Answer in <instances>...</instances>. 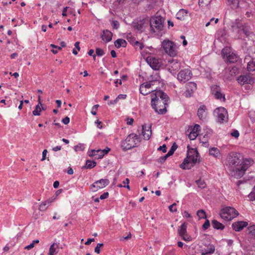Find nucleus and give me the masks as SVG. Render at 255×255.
Listing matches in <instances>:
<instances>
[{"label": "nucleus", "mask_w": 255, "mask_h": 255, "mask_svg": "<svg viewBox=\"0 0 255 255\" xmlns=\"http://www.w3.org/2000/svg\"><path fill=\"white\" fill-rule=\"evenodd\" d=\"M126 98H127V95H125V94H120L116 98V99L118 101V102H119L120 100L125 99Z\"/></svg>", "instance_id": "54"}, {"label": "nucleus", "mask_w": 255, "mask_h": 255, "mask_svg": "<svg viewBox=\"0 0 255 255\" xmlns=\"http://www.w3.org/2000/svg\"><path fill=\"white\" fill-rule=\"evenodd\" d=\"M213 114L216 117L218 122L223 123L227 121L228 112L225 108L221 107L216 108L214 111Z\"/></svg>", "instance_id": "10"}, {"label": "nucleus", "mask_w": 255, "mask_h": 255, "mask_svg": "<svg viewBox=\"0 0 255 255\" xmlns=\"http://www.w3.org/2000/svg\"><path fill=\"white\" fill-rule=\"evenodd\" d=\"M141 133L144 139L148 140L151 135V128H141Z\"/></svg>", "instance_id": "23"}, {"label": "nucleus", "mask_w": 255, "mask_h": 255, "mask_svg": "<svg viewBox=\"0 0 255 255\" xmlns=\"http://www.w3.org/2000/svg\"><path fill=\"white\" fill-rule=\"evenodd\" d=\"M231 135L233 137H235L236 138H238L240 135V133L238 130H234L232 132H231Z\"/></svg>", "instance_id": "49"}, {"label": "nucleus", "mask_w": 255, "mask_h": 255, "mask_svg": "<svg viewBox=\"0 0 255 255\" xmlns=\"http://www.w3.org/2000/svg\"><path fill=\"white\" fill-rule=\"evenodd\" d=\"M162 47L165 52L170 56H174L177 54L176 46L173 42L169 40H164L162 42Z\"/></svg>", "instance_id": "9"}, {"label": "nucleus", "mask_w": 255, "mask_h": 255, "mask_svg": "<svg viewBox=\"0 0 255 255\" xmlns=\"http://www.w3.org/2000/svg\"><path fill=\"white\" fill-rule=\"evenodd\" d=\"M247 69L250 72L255 71V61H251L248 62Z\"/></svg>", "instance_id": "32"}, {"label": "nucleus", "mask_w": 255, "mask_h": 255, "mask_svg": "<svg viewBox=\"0 0 255 255\" xmlns=\"http://www.w3.org/2000/svg\"><path fill=\"white\" fill-rule=\"evenodd\" d=\"M58 248H59L58 244H56L55 243L52 244L50 246V247L49 248L48 255H56L58 253L57 250L58 249Z\"/></svg>", "instance_id": "26"}, {"label": "nucleus", "mask_w": 255, "mask_h": 255, "mask_svg": "<svg viewBox=\"0 0 255 255\" xmlns=\"http://www.w3.org/2000/svg\"><path fill=\"white\" fill-rule=\"evenodd\" d=\"M164 19L161 16H152L150 19V27L152 32H159L163 29Z\"/></svg>", "instance_id": "5"}, {"label": "nucleus", "mask_w": 255, "mask_h": 255, "mask_svg": "<svg viewBox=\"0 0 255 255\" xmlns=\"http://www.w3.org/2000/svg\"><path fill=\"white\" fill-rule=\"evenodd\" d=\"M129 182V180L128 178H126L125 180L123 181L122 184H119L118 185L119 187H126L128 188V189H129V186L128 185Z\"/></svg>", "instance_id": "38"}, {"label": "nucleus", "mask_w": 255, "mask_h": 255, "mask_svg": "<svg viewBox=\"0 0 255 255\" xmlns=\"http://www.w3.org/2000/svg\"><path fill=\"white\" fill-rule=\"evenodd\" d=\"M96 165V162L94 161L88 160L86 161V167L87 168L91 169L94 167Z\"/></svg>", "instance_id": "34"}, {"label": "nucleus", "mask_w": 255, "mask_h": 255, "mask_svg": "<svg viewBox=\"0 0 255 255\" xmlns=\"http://www.w3.org/2000/svg\"><path fill=\"white\" fill-rule=\"evenodd\" d=\"M249 234L255 237V225L250 226L249 228Z\"/></svg>", "instance_id": "44"}, {"label": "nucleus", "mask_w": 255, "mask_h": 255, "mask_svg": "<svg viewBox=\"0 0 255 255\" xmlns=\"http://www.w3.org/2000/svg\"><path fill=\"white\" fill-rule=\"evenodd\" d=\"M48 206L44 201L42 202L39 206V210L41 211H45L47 209Z\"/></svg>", "instance_id": "41"}, {"label": "nucleus", "mask_w": 255, "mask_h": 255, "mask_svg": "<svg viewBox=\"0 0 255 255\" xmlns=\"http://www.w3.org/2000/svg\"><path fill=\"white\" fill-rule=\"evenodd\" d=\"M100 151H101V149H92L88 151V154L90 157H95V159H100V158L98 157L101 154Z\"/></svg>", "instance_id": "27"}, {"label": "nucleus", "mask_w": 255, "mask_h": 255, "mask_svg": "<svg viewBox=\"0 0 255 255\" xmlns=\"http://www.w3.org/2000/svg\"><path fill=\"white\" fill-rule=\"evenodd\" d=\"M141 142L140 134L131 133L121 141V147L124 151H127L138 147Z\"/></svg>", "instance_id": "3"}, {"label": "nucleus", "mask_w": 255, "mask_h": 255, "mask_svg": "<svg viewBox=\"0 0 255 255\" xmlns=\"http://www.w3.org/2000/svg\"><path fill=\"white\" fill-rule=\"evenodd\" d=\"M222 54L225 61L228 63H235L238 61L239 56L230 47H226L222 50Z\"/></svg>", "instance_id": "6"}, {"label": "nucleus", "mask_w": 255, "mask_h": 255, "mask_svg": "<svg viewBox=\"0 0 255 255\" xmlns=\"http://www.w3.org/2000/svg\"><path fill=\"white\" fill-rule=\"evenodd\" d=\"M133 122V119L132 118H127V124L128 125H131Z\"/></svg>", "instance_id": "62"}, {"label": "nucleus", "mask_w": 255, "mask_h": 255, "mask_svg": "<svg viewBox=\"0 0 255 255\" xmlns=\"http://www.w3.org/2000/svg\"><path fill=\"white\" fill-rule=\"evenodd\" d=\"M151 96L152 108L159 114H165L167 111L166 107L169 101L168 95L163 91L158 90L151 93Z\"/></svg>", "instance_id": "2"}, {"label": "nucleus", "mask_w": 255, "mask_h": 255, "mask_svg": "<svg viewBox=\"0 0 255 255\" xmlns=\"http://www.w3.org/2000/svg\"><path fill=\"white\" fill-rule=\"evenodd\" d=\"M212 225L214 229L218 230H223L224 228V226L222 224L215 220L212 221Z\"/></svg>", "instance_id": "30"}, {"label": "nucleus", "mask_w": 255, "mask_h": 255, "mask_svg": "<svg viewBox=\"0 0 255 255\" xmlns=\"http://www.w3.org/2000/svg\"><path fill=\"white\" fill-rule=\"evenodd\" d=\"M176 204L175 203L172 204L169 206V210L171 212H175L177 211V208L176 207Z\"/></svg>", "instance_id": "48"}, {"label": "nucleus", "mask_w": 255, "mask_h": 255, "mask_svg": "<svg viewBox=\"0 0 255 255\" xmlns=\"http://www.w3.org/2000/svg\"><path fill=\"white\" fill-rule=\"evenodd\" d=\"M199 153L196 148H191L188 151L186 158L180 165V167L183 169H189L197 162Z\"/></svg>", "instance_id": "4"}, {"label": "nucleus", "mask_w": 255, "mask_h": 255, "mask_svg": "<svg viewBox=\"0 0 255 255\" xmlns=\"http://www.w3.org/2000/svg\"><path fill=\"white\" fill-rule=\"evenodd\" d=\"M99 107L98 105H94L92 109L91 114L93 115H96L97 114L96 110H97Z\"/></svg>", "instance_id": "53"}, {"label": "nucleus", "mask_w": 255, "mask_h": 255, "mask_svg": "<svg viewBox=\"0 0 255 255\" xmlns=\"http://www.w3.org/2000/svg\"><path fill=\"white\" fill-rule=\"evenodd\" d=\"M47 150L46 149H44L42 152V158L41 159L42 161L46 159V156L47 153Z\"/></svg>", "instance_id": "61"}, {"label": "nucleus", "mask_w": 255, "mask_h": 255, "mask_svg": "<svg viewBox=\"0 0 255 255\" xmlns=\"http://www.w3.org/2000/svg\"><path fill=\"white\" fill-rule=\"evenodd\" d=\"M158 150H162L163 152H166V146L165 144H163L162 146H159V147L158 148Z\"/></svg>", "instance_id": "58"}, {"label": "nucleus", "mask_w": 255, "mask_h": 255, "mask_svg": "<svg viewBox=\"0 0 255 255\" xmlns=\"http://www.w3.org/2000/svg\"><path fill=\"white\" fill-rule=\"evenodd\" d=\"M56 197L51 198L47 199V200L45 201L44 202L46 203V204H47L48 206H49L52 202H53L54 200H55Z\"/></svg>", "instance_id": "56"}, {"label": "nucleus", "mask_w": 255, "mask_h": 255, "mask_svg": "<svg viewBox=\"0 0 255 255\" xmlns=\"http://www.w3.org/2000/svg\"><path fill=\"white\" fill-rule=\"evenodd\" d=\"M85 149V144L83 143H79L77 145L75 146L74 149L76 151H82L84 150Z\"/></svg>", "instance_id": "36"}, {"label": "nucleus", "mask_w": 255, "mask_h": 255, "mask_svg": "<svg viewBox=\"0 0 255 255\" xmlns=\"http://www.w3.org/2000/svg\"><path fill=\"white\" fill-rule=\"evenodd\" d=\"M146 60L150 67L154 70H158L162 65V60L152 55L147 56Z\"/></svg>", "instance_id": "11"}, {"label": "nucleus", "mask_w": 255, "mask_h": 255, "mask_svg": "<svg viewBox=\"0 0 255 255\" xmlns=\"http://www.w3.org/2000/svg\"><path fill=\"white\" fill-rule=\"evenodd\" d=\"M248 197L251 200H255V186L253 188L252 191L250 193Z\"/></svg>", "instance_id": "46"}, {"label": "nucleus", "mask_w": 255, "mask_h": 255, "mask_svg": "<svg viewBox=\"0 0 255 255\" xmlns=\"http://www.w3.org/2000/svg\"><path fill=\"white\" fill-rule=\"evenodd\" d=\"M209 154L216 158H219L221 157V152L220 150L217 147H212L209 150Z\"/></svg>", "instance_id": "22"}, {"label": "nucleus", "mask_w": 255, "mask_h": 255, "mask_svg": "<svg viewBox=\"0 0 255 255\" xmlns=\"http://www.w3.org/2000/svg\"><path fill=\"white\" fill-rule=\"evenodd\" d=\"M112 26L114 29H118L119 27V23L117 20H114L111 23Z\"/></svg>", "instance_id": "52"}, {"label": "nucleus", "mask_w": 255, "mask_h": 255, "mask_svg": "<svg viewBox=\"0 0 255 255\" xmlns=\"http://www.w3.org/2000/svg\"><path fill=\"white\" fill-rule=\"evenodd\" d=\"M238 215V211L235 208L230 207L223 208L220 212L221 217L226 221H230Z\"/></svg>", "instance_id": "8"}, {"label": "nucleus", "mask_w": 255, "mask_h": 255, "mask_svg": "<svg viewBox=\"0 0 255 255\" xmlns=\"http://www.w3.org/2000/svg\"><path fill=\"white\" fill-rule=\"evenodd\" d=\"M56 197L51 198L47 199V200L45 201L44 202L46 203V204H47L48 206H49L52 202H53L54 200H55Z\"/></svg>", "instance_id": "55"}, {"label": "nucleus", "mask_w": 255, "mask_h": 255, "mask_svg": "<svg viewBox=\"0 0 255 255\" xmlns=\"http://www.w3.org/2000/svg\"><path fill=\"white\" fill-rule=\"evenodd\" d=\"M197 215L200 219H205L206 218V213L203 210H198L197 212Z\"/></svg>", "instance_id": "39"}, {"label": "nucleus", "mask_w": 255, "mask_h": 255, "mask_svg": "<svg viewBox=\"0 0 255 255\" xmlns=\"http://www.w3.org/2000/svg\"><path fill=\"white\" fill-rule=\"evenodd\" d=\"M118 101L117 100L116 98L114 100H111L108 102V104L109 105H112L116 104L118 103Z\"/></svg>", "instance_id": "63"}, {"label": "nucleus", "mask_w": 255, "mask_h": 255, "mask_svg": "<svg viewBox=\"0 0 255 255\" xmlns=\"http://www.w3.org/2000/svg\"><path fill=\"white\" fill-rule=\"evenodd\" d=\"M96 53L98 56H102L104 55L105 52L102 49L97 48L96 49Z\"/></svg>", "instance_id": "47"}, {"label": "nucleus", "mask_w": 255, "mask_h": 255, "mask_svg": "<svg viewBox=\"0 0 255 255\" xmlns=\"http://www.w3.org/2000/svg\"><path fill=\"white\" fill-rule=\"evenodd\" d=\"M180 237L182 238V240L186 242H190L192 240L191 237L189 236L187 233H186L184 235L181 236Z\"/></svg>", "instance_id": "45"}, {"label": "nucleus", "mask_w": 255, "mask_h": 255, "mask_svg": "<svg viewBox=\"0 0 255 255\" xmlns=\"http://www.w3.org/2000/svg\"><path fill=\"white\" fill-rule=\"evenodd\" d=\"M152 84L150 83H146L142 84L139 88L140 93L143 95H147L148 94L152 93L155 90L151 89Z\"/></svg>", "instance_id": "18"}, {"label": "nucleus", "mask_w": 255, "mask_h": 255, "mask_svg": "<svg viewBox=\"0 0 255 255\" xmlns=\"http://www.w3.org/2000/svg\"><path fill=\"white\" fill-rule=\"evenodd\" d=\"M62 122L63 123H64V124L65 125H67L68 124L69 122H70V119L69 117H66L65 118H64L62 120Z\"/></svg>", "instance_id": "60"}, {"label": "nucleus", "mask_w": 255, "mask_h": 255, "mask_svg": "<svg viewBox=\"0 0 255 255\" xmlns=\"http://www.w3.org/2000/svg\"><path fill=\"white\" fill-rule=\"evenodd\" d=\"M249 116L251 119L255 120V111H251L249 113Z\"/></svg>", "instance_id": "59"}, {"label": "nucleus", "mask_w": 255, "mask_h": 255, "mask_svg": "<svg viewBox=\"0 0 255 255\" xmlns=\"http://www.w3.org/2000/svg\"><path fill=\"white\" fill-rule=\"evenodd\" d=\"M110 151V148L108 147H107L104 150H101V151H100V153L101 154L100 155H99V156L98 157H99V158H103V156L105 154H107Z\"/></svg>", "instance_id": "40"}, {"label": "nucleus", "mask_w": 255, "mask_h": 255, "mask_svg": "<svg viewBox=\"0 0 255 255\" xmlns=\"http://www.w3.org/2000/svg\"><path fill=\"white\" fill-rule=\"evenodd\" d=\"M210 222L208 220H206L205 223L203 224L202 226V228L204 230H207L210 226Z\"/></svg>", "instance_id": "51"}, {"label": "nucleus", "mask_w": 255, "mask_h": 255, "mask_svg": "<svg viewBox=\"0 0 255 255\" xmlns=\"http://www.w3.org/2000/svg\"><path fill=\"white\" fill-rule=\"evenodd\" d=\"M217 89L218 88H217ZM214 96L216 99L222 100L223 101H225L226 100L225 95L221 93L218 89H217L214 93Z\"/></svg>", "instance_id": "31"}, {"label": "nucleus", "mask_w": 255, "mask_h": 255, "mask_svg": "<svg viewBox=\"0 0 255 255\" xmlns=\"http://www.w3.org/2000/svg\"><path fill=\"white\" fill-rule=\"evenodd\" d=\"M187 224L186 223H183L178 229V233L180 236L187 233Z\"/></svg>", "instance_id": "29"}, {"label": "nucleus", "mask_w": 255, "mask_h": 255, "mask_svg": "<svg viewBox=\"0 0 255 255\" xmlns=\"http://www.w3.org/2000/svg\"><path fill=\"white\" fill-rule=\"evenodd\" d=\"M197 116L200 120L205 122L208 116V109L206 106L201 105L197 110Z\"/></svg>", "instance_id": "15"}, {"label": "nucleus", "mask_w": 255, "mask_h": 255, "mask_svg": "<svg viewBox=\"0 0 255 255\" xmlns=\"http://www.w3.org/2000/svg\"><path fill=\"white\" fill-rule=\"evenodd\" d=\"M248 225V223L244 221H239L235 222L232 224V227L236 231H240L244 228L246 227Z\"/></svg>", "instance_id": "20"}, {"label": "nucleus", "mask_w": 255, "mask_h": 255, "mask_svg": "<svg viewBox=\"0 0 255 255\" xmlns=\"http://www.w3.org/2000/svg\"><path fill=\"white\" fill-rule=\"evenodd\" d=\"M215 251V248L214 246L212 244H209L200 250L201 255L212 254L214 253Z\"/></svg>", "instance_id": "19"}, {"label": "nucleus", "mask_w": 255, "mask_h": 255, "mask_svg": "<svg viewBox=\"0 0 255 255\" xmlns=\"http://www.w3.org/2000/svg\"><path fill=\"white\" fill-rule=\"evenodd\" d=\"M211 1L212 0H199L198 3L199 6L201 7H204L208 5Z\"/></svg>", "instance_id": "35"}, {"label": "nucleus", "mask_w": 255, "mask_h": 255, "mask_svg": "<svg viewBox=\"0 0 255 255\" xmlns=\"http://www.w3.org/2000/svg\"><path fill=\"white\" fill-rule=\"evenodd\" d=\"M254 163L251 158H244L240 153L232 152L227 156L225 164L232 176L240 178Z\"/></svg>", "instance_id": "1"}, {"label": "nucleus", "mask_w": 255, "mask_h": 255, "mask_svg": "<svg viewBox=\"0 0 255 255\" xmlns=\"http://www.w3.org/2000/svg\"><path fill=\"white\" fill-rule=\"evenodd\" d=\"M178 147V146L176 144V143L175 142H174L171 147L170 148V150H169V151L167 153V155H172L173 153L174 152V151L176 150V149Z\"/></svg>", "instance_id": "37"}, {"label": "nucleus", "mask_w": 255, "mask_h": 255, "mask_svg": "<svg viewBox=\"0 0 255 255\" xmlns=\"http://www.w3.org/2000/svg\"><path fill=\"white\" fill-rule=\"evenodd\" d=\"M108 196H109V193L105 192L100 196V199L101 200H103V199L107 198L108 197Z\"/></svg>", "instance_id": "57"}, {"label": "nucleus", "mask_w": 255, "mask_h": 255, "mask_svg": "<svg viewBox=\"0 0 255 255\" xmlns=\"http://www.w3.org/2000/svg\"><path fill=\"white\" fill-rule=\"evenodd\" d=\"M196 183L197 184L199 188L203 189L206 186V184L203 180L199 179L196 181Z\"/></svg>", "instance_id": "33"}, {"label": "nucleus", "mask_w": 255, "mask_h": 255, "mask_svg": "<svg viewBox=\"0 0 255 255\" xmlns=\"http://www.w3.org/2000/svg\"><path fill=\"white\" fill-rule=\"evenodd\" d=\"M109 183L110 181L108 179H101L94 182L91 186V189L93 192H96L108 186Z\"/></svg>", "instance_id": "13"}, {"label": "nucleus", "mask_w": 255, "mask_h": 255, "mask_svg": "<svg viewBox=\"0 0 255 255\" xmlns=\"http://www.w3.org/2000/svg\"><path fill=\"white\" fill-rule=\"evenodd\" d=\"M40 112L41 108L39 105H37L36 106L35 110L32 112V113L34 116H39L40 115Z\"/></svg>", "instance_id": "43"}, {"label": "nucleus", "mask_w": 255, "mask_h": 255, "mask_svg": "<svg viewBox=\"0 0 255 255\" xmlns=\"http://www.w3.org/2000/svg\"><path fill=\"white\" fill-rule=\"evenodd\" d=\"M112 36L113 33L110 31L106 30L103 31L101 37L103 40L108 42L112 40Z\"/></svg>", "instance_id": "21"}, {"label": "nucleus", "mask_w": 255, "mask_h": 255, "mask_svg": "<svg viewBox=\"0 0 255 255\" xmlns=\"http://www.w3.org/2000/svg\"><path fill=\"white\" fill-rule=\"evenodd\" d=\"M94 50L93 49H90L88 52V55L90 56H93L94 59H95L96 55L94 54Z\"/></svg>", "instance_id": "64"}, {"label": "nucleus", "mask_w": 255, "mask_h": 255, "mask_svg": "<svg viewBox=\"0 0 255 255\" xmlns=\"http://www.w3.org/2000/svg\"><path fill=\"white\" fill-rule=\"evenodd\" d=\"M115 45L118 48L121 47H125L127 45V42L124 39H118L115 42Z\"/></svg>", "instance_id": "28"}, {"label": "nucleus", "mask_w": 255, "mask_h": 255, "mask_svg": "<svg viewBox=\"0 0 255 255\" xmlns=\"http://www.w3.org/2000/svg\"><path fill=\"white\" fill-rule=\"evenodd\" d=\"M186 90L183 94L187 98L190 97L196 90V84L193 82H189L186 84Z\"/></svg>", "instance_id": "17"}, {"label": "nucleus", "mask_w": 255, "mask_h": 255, "mask_svg": "<svg viewBox=\"0 0 255 255\" xmlns=\"http://www.w3.org/2000/svg\"><path fill=\"white\" fill-rule=\"evenodd\" d=\"M199 128H191V131L188 135V137L190 140L195 139L199 135Z\"/></svg>", "instance_id": "25"}, {"label": "nucleus", "mask_w": 255, "mask_h": 255, "mask_svg": "<svg viewBox=\"0 0 255 255\" xmlns=\"http://www.w3.org/2000/svg\"><path fill=\"white\" fill-rule=\"evenodd\" d=\"M103 244H98L97 246L95 248V252L97 254H100V248L103 246Z\"/></svg>", "instance_id": "50"}, {"label": "nucleus", "mask_w": 255, "mask_h": 255, "mask_svg": "<svg viewBox=\"0 0 255 255\" xmlns=\"http://www.w3.org/2000/svg\"><path fill=\"white\" fill-rule=\"evenodd\" d=\"M192 75L191 71L189 69H185L179 72L177 78L180 83H185L191 79Z\"/></svg>", "instance_id": "12"}, {"label": "nucleus", "mask_w": 255, "mask_h": 255, "mask_svg": "<svg viewBox=\"0 0 255 255\" xmlns=\"http://www.w3.org/2000/svg\"><path fill=\"white\" fill-rule=\"evenodd\" d=\"M239 84L244 85L246 84H252L254 83V79L251 77L250 74H245L240 75L237 79Z\"/></svg>", "instance_id": "16"}, {"label": "nucleus", "mask_w": 255, "mask_h": 255, "mask_svg": "<svg viewBox=\"0 0 255 255\" xmlns=\"http://www.w3.org/2000/svg\"><path fill=\"white\" fill-rule=\"evenodd\" d=\"M180 63L177 60L172 59V60L169 61L167 65V69L171 73L173 74L180 68Z\"/></svg>", "instance_id": "14"}, {"label": "nucleus", "mask_w": 255, "mask_h": 255, "mask_svg": "<svg viewBox=\"0 0 255 255\" xmlns=\"http://www.w3.org/2000/svg\"><path fill=\"white\" fill-rule=\"evenodd\" d=\"M39 241L38 240H35L32 241V243H31L30 245L26 246L25 247V249H26L27 250H29L31 249H32L34 247L35 244H38L39 243Z\"/></svg>", "instance_id": "42"}, {"label": "nucleus", "mask_w": 255, "mask_h": 255, "mask_svg": "<svg viewBox=\"0 0 255 255\" xmlns=\"http://www.w3.org/2000/svg\"><path fill=\"white\" fill-rule=\"evenodd\" d=\"M188 11L184 9H181L177 13L176 18L180 20H183L187 16Z\"/></svg>", "instance_id": "24"}, {"label": "nucleus", "mask_w": 255, "mask_h": 255, "mask_svg": "<svg viewBox=\"0 0 255 255\" xmlns=\"http://www.w3.org/2000/svg\"><path fill=\"white\" fill-rule=\"evenodd\" d=\"M233 31L240 34H244L246 36L250 34V27L245 23H243L239 20H236L232 25Z\"/></svg>", "instance_id": "7"}]
</instances>
